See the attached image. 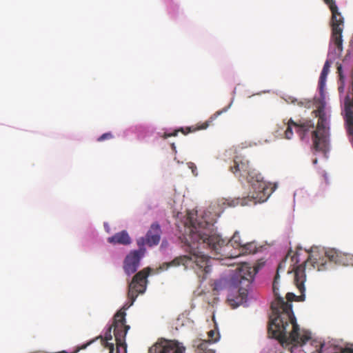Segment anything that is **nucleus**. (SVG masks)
Listing matches in <instances>:
<instances>
[{"label":"nucleus","instance_id":"1","mask_svg":"<svg viewBox=\"0 0 353 353\" xmlns=\"http://www.w3.org/2000/svg\"><path fill=\"white\" fill-rule=\"evenodd\" d=\"M190 225H185V232L181 241L187 245L186 252L189 254L174 258L170 262L160 265L161 270H168L171 266L183 265L185 268H192L202 279H205L211 271L210 258L203 254L199 249L208 248L214 252V258L218 260L225 258H234L230 253L232 247L240 250L245 241L241 239L239 233L236 232L230 241H225L213 230V224L205 221L193 222L190 219Z\"/></svg>","mask_w":353,"mask_h":353},{"label":"nucleus","instance_id":"2","mask_svg":"<svg viewBox=\"0 0 353 353\" xmlns=\"http://www.w3.org/2000/svg\"><path fill=\"white\" fill-rule=\"evenodd\" d=\"M281 268L280 264L272 284L276 299L272 303L271 308L274 316L269 323L268 334L272 338L277 339L283 346H303L311 340V333L305 330H300L292 311V304L285 301L279 294L277 285L280 277L279 271Z\"/></svg>","mask_w":353,"mask_h":353},{"label":"nucleus","instance_id":"3","mask_svg":"<svg viewBox=\"0 0 353 353\" xmlns=\"http://www.w3.org/2000/svg\"><path fill=\"white\" fill-rule=\"evenodd\" d=\"M325 102L319 101L316 109L313 111L314 116L318 118L316 128H314V124L311 120H299L295 122L292 119H290L287 122L283 121L279 126L282 132L277 131V137L291 139L294 134L292 128H295L301 139H305L309 133H311L313 150L316 152H326L330 143V121L329 117L325 111Z\"/></svg>","mask_w":353,"mask_h":353},{"label":"nucleus","instance_id":"4","mask_svg":"<svg viewBox=\"0 0 353 353\" xmlns=\"http://www.w3.org/2000/svg\"><path fill=\"white\" fill-rule=\"evenodd\" d=\"M150 270L151 269L150 268H144L133 276L128 287V302L123 306L122 309L114 314L113 323L106 331L104 338L99 336L96 339L100 338L104 347L105 342L109 343V341L112 339L111 332L113 328L117 345V353H126L127 345L125 343V336L130 330V325H126V313L125 310H128L133 305L139 294H142L145 292L146 289L147 278Z\"/></svg>","mask_w":353,"mask_h":353},{"label":"nucleus","instance_id":"5","mask_svg":"<svg viewBox=\"0 0 353 353\" xmlns=\"http://www.w3.org/2000/svg\"><path fill=\"white\" fill-rule=\"evenodd\" d=\"M230 171L239 178L245 179L252 186L251 195L238 199L236 204L241 205H255L265 201L273 192L272 188L267 183L260 173L250 166L249 161L244 157H236Z\"/></svg>","mask_w":353,"mask_h":353},{"label":"nucleus","instance_id":"6","mask_svg":"<svg viewBox=\"0 0 353 353\" xmlns=\"http://www.w3.org/2000/svg\"><path fill=\"white\" fill-rule=\"evenodd\" d=\"M326 263L318 261L316 258H314L313 255L310 254L308 259L301 264L297 266L294 270V283L301 292V295L296 296L292 292H288L286 299L288 302L293 301H303L305 300V286L304 283L306 280L305 267L310 265L314 268H317L319 271L325 269Z\"/></svg>","mask_w":353,"mask_h":353},{"label":"nucleus","instance_id":"7","mask_svg":"<svg viewBox=\"0 0 353 353\" xmlns=\"http://www.w3.org/2000/svg\"><path fill=\"white\" fill-rule=\"evenodd\" d=\"M325 2L332 12L330 46H334L335 53L341 55L343 50L342 33L344 28V19L339 12L334 0H325Z\"/></svg>","mask_w":353,"mask_h":353},{"label":"nucleus","instance_id":"8","mask_svg":"<svg viewBox=\"0 0 353 353\" xmlns=\"http://www.w3.org/2000/svg\"><path fill=\"white\" fill-rule=\"evenodd\" d=\"M254 270L248 264H243L239 268V272L236 273L233 279L234 284L239 288V292L241 295H245L248 291V288L254 279Z\"/></svg>","mask_w":353,"mask_h":353},{"label":"nucleus","instance_id":"9","mask_svg":"<svg viewBox=\"0 0 353 353\" xmlns=\"http://www.w3.org/2000/svg\"><path fill=\"white\" fill-rule=\"evenodd\" d=\"M310 345L315 350L310 353H353V348L340 347L333 341L321 342L314 339L311 340Z\"/></svg>","mask_w":353,"mask_h":353},{"label":"nucleus","instance_id":"10","mask_svg":"<svg viewBox=\"0 0 353 353\" xmlns=\"http://www.w3.org/2000/svg\"><path fill=\"white\" fill-rule=\"evenodd\" d=\"M145 248L139 247L137 250L131 251L125 258L123 270L128 276L137 272L141 258L144 256Z\"/></svg>","mask_w":353,"mask_h":353},{"label":"nucleus","instance_id":"11","mask_svg":"<svg viewBox=\"0 0 353 353\" xmlns=\"http://www.w3.org/2000/svg\"><path fill=\"white\" fill-rule=\"evenodd\" d=\"M230 106V105H228V107L223 108L222 110L216 111L214 114H213L210 117L208 121L201 123V125H198L196 126L188 127L185 129L180 128L179 130H175L172 133L164 132L162 137L163 139H167L170 137H176L178 134V132L179 131L181 132L184 134H187L190 132H195L199 130H205L209 126L210 122H212L213 120L216 119L219 115H221L223 112H225L228 110Z\"/></svg>","mask_w":353,"mask_h":353},{"label":"nucleus","instance_id":"12","mask_svg":"<svg viewBox=\"0 0 353 353\" xmlns=\"http://www.w3.org/2000/svg\"><path fill=\"white\" fill-rule=\"evenodd\" d=\"M161 230L159 224L154 223L151 225L149 230L148 231L145 238H140L137 243L139 247L143 248L145 244L150 247L157 245L159 244L161 239Z\"/></svg>","mask_w":353,"mask_h":353},{"label":"nucleus","instance_id":"13","mask_svg":"<svg viewBox=\"0 0 353 353\" xmlns=\"http://www.w3.org/2000/svg\"><path fill=\"white\" fill-rule=\"evenodd\" d=\"M325 256L330 262L335 264L343 266L353 265V257L351 255L342 253L335 249H329L325 251Z\"/></svg>","mask_w":353,"mask_h":353},{"label":"nucleus","instance_id":"14","mask_svg":"<svg viewBox=\"0 0 353 353\" xmlns=\"http://www.w3.org/2000/svg\"><path fill=\"white\" fill-rule=\"evenodd\" d=\"M185 347L175 341H170L163 345H157L154 348H150L149 353H184Z\"/></svg>","mask_w":353,"mask_h":353},{"label":"nucleus","instance_id":"15","mask_svg":"<svg viewBox=\"0 0 353 353\" xmlns=\"http://www.w3.org/2000/svg\"><path fill=\"white\" fill-rule=\"evenodd\" d=\"M331 67V61L330 60H326L322 71L321 72L319 80V93L321 97V100L320 101H324L325 99V93L324 90L325 87L327 77L328 73L330 72V68Z\"/></svg>","mask_w":353,"mask_h":353},{"label":"nucleus","instance_id":"16","mask_svg":"<svg viewBox=\"0 0 353 353\" xmlns=\"http://www.w3.org/2000/svg\"><path fill=\"white\" fill-rule=\"evenodd\" d=\"M108 242L112 244L128 245L131 243V239L128 233L125 230H123L108 237Z\"/></svg>","mask_w":353,"mask_h":353},{"label":"nucleus","instance_id":"17","mask_svg":"<svg viewBox=\"0 0 353 353\" xmlns=\"http://www.w3.org/2000/svg\"><path fill=\"white\" fill-rule=\"evenodd\" d=\"M257 247L255 242L245 241L241 248L239 250V253L236 255L254 254L256 252Z\"/></svg>","mask_w":353,"mask_h":353},{"label":"nucleus","instance_id":"18","mask_svg":"<svg viewBox=\"0 0 353 353\" xmlns=\"http://www.w3.org/2000/svg\"><path fill=\"white\" fill-rule=\"evenodd\" d=\"M209 342L207 340L201 341L195 350L196 353H215L214 350L209 347Z\"/></svg>","mask_w":353,"mask_h":353},{"label":"nucleus","instance_id":"19","mask_svg":"<svg viewBox=\"0 0 353 353\" xmlns=\"http://www.w3.org/2000/svg\"><path fill=\"white\" fill-rule=\"evenodd\" d=\"M208 335L209 337V340L208 341L209 343L210 342L214 343L218 341V338L216 337V336L218 335V333H216L214 330H212L209 331L208 332Z\"/></svg>","mask_w":353,"mask_h":353},{"label":"nucleus","instance_id":"20","mask_svg":"<svg viewBox=\"0 0 353 353\" xmlns=\"http://www.w3.org/2000/svg\"><path fill=\"white\" fill-rule=\"evenodd\" d=\"M113 138V135L112 134L111 132H106V133H104L101 136H100L98 139H97V141H99V142H101V141H103L106 139H110Z\"/></svg>","mask_w":353,"mask_h":353},{"label":"nucleus","instance_id":"21","mask_svg":"<svg viewBox=\"0 0 353 353\" xmlns=\"http://www.w3.org/2000/svg\"><path fill=\"white\" fill-rule=\"evenodd\" d=\"M336 69H337V73L339 74V76L340 81H343L344 77L343 75L342 65L341 64L337 63Z\"/></svg>","mask_w":353,"mask_h":353},{"label":"nucleus","instance_id":"22","mask_svg":"<svg viewBox=\"0 0 353 353\" xmlns=\"http://www.w3.org/2000/svg\"><path fill=\"white\" fill-rule=\"evenodd\" d=\"M105 347H108L110 350L109 353H113L114 350V343L105 342Z\"/></svg>","mask_w":353,"mask_h":353},{"label":"nucleus","instance_id":"23","mask_svg":"<svg viewBox=\"0 0 353 353\" xmlns=\"http://www.w3.org/2000/svg\"><path fill=\"white\" fill-rule=\"evenodd\" d=\"M310 101H307L305 104V106H310ZM298 105L301 106V105H304V103L302 101H300L298 103Z\"/></svg>","mask_w":353,"mask_h":353},{"label":"nucleus","instance_id":"24","mask_svg":"<svg viewBox=\"0 0 353 353\" xmlns=\"http://www.w3.org/2000/svg\"><path fill=\"white\" fill-rule=\"evenodd\" d=\"M94 341V340L91 341H90L89 343H88L87 344H85V345H83L82 349H85V348H86V347H87L88 345H89L90 344H91Z\"/></svg>","mask_w":353,"mask_h":353},{"label":"nucleus","instance_id":"25","mask_svg":"<svg viewBox=\"0 0 353 353\" xmlns=\"http://www.w3.org/2000/svg\"><path fill=\"white\" fill-rule=\"evenodd\" d=\"M312 162H313V164H314V165L316 164L318 162L317 159H314Z\"/></svg>","mask_w":353,"mask_h":353},{"label":"nucleus","instance_id":"26","mask_svg":"<svg viewBox=\"0 0 353 353\" xmlns=\"http://www.w3.org/2000/svg\"><path fill=\"white\" fill-rule=\"evenodd\" d=\"M171 146H172V148L174 150H175L176 147H175L174 143H172V144L171 145Z\"/></svg>","mask_w":353,"mask_h":353},{"label":"nucleus","instance_id":"27","mask_svg":"<svg viewBox=\"0 0 353 353\" xmlns=\"http://www.w3.org/2000/svg\"><path fill=\"white\" fill-rule=\"evenodd\" d=\"M347 95H350V97H351L352 99V101H353V97H352L351 95H352V93H350V94H347L346 96Z\"/></svg>","mask_w":353,"mask_h":353}]
</instances>
